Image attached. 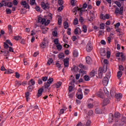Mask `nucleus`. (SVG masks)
Returning a JSON list of instances; mask_svg holds the SVG:
<instances>
[{
  "label": "nucleus",
  "mask_w": 126,
  "mask_h": 126,
  "mask_svg": "<svg viewBox=\"0 0 126 126\" xmlns=\"http://www.w3.org/2000/svg\"><path fill=\"white\" fill-rule=\"evenodd\" d=\"M114 3L118 6V7L116 8L114 13H115V14H120V15H123V14L124 13V6H122L121 2L118 1H115ZM119 7H120V8H119Z\"/></svg>",
  "instance_id": "f257e3e1"
},
{
  "label": "nucleus",
  "mask_w": 126,
  "mask_h": 126,
  "mask_svg": "<svg viewBox=\"0 0 126 126\" xmlns=\"http://www.w3.org/2000/svg\"><path fill=\"white\" fill-rule=\"evenodd\" d=\"M20 4L24 8H26V9H30V6H29V4H28V3H27L25 0H22L20 2Z\"/></svg>",
  "instance_id": "f03ea898"
},
{
  "label": "nucleus",
  "mask_w": 126,
  "mask_h": 126,
  "mask_svg": "<svg viewBox=\"0 0 126 126\" xmlns=\"http://www.w3.org/2000/svg\"><path fill=\"white\" fill-rule=\"evenodd\" d=\"M92 50H93V46L91 45V41H89L86 46V51L88 53H90Z\"/></svg>",
  "instance_id": "7ed1b4c3"
},
{
  "label": "nucleus",
  "mask_w": 126,
  "mask_h": 126,
  "mask_svg": "<svg viewBox=\"0 0 126 126\" xmlns=\"http://www.w3.org/2000/svg\"><path fill=\"white\" fill-rule=\"evenodd\" d=\"M41 6L44 10H46V9H49L50 8V6H49V3H45V2L44 1H42L41 2Z\"/></svg>",
  "instance_id": "20e7f679"
},
{
  "label": "nucleus",
  "mask_w": 126,
  "mask_h": 126,
  "mask_svg": "<svg viewBox=\"0 0 126 126\" xmlns=\"http://www.w3.org/2000/svg\"><path fill=\"white\" fill-rule=\"evenodd\" d=\"M64 67H68L69 65V58L66 57L63 60Z\"/></svg>",
  "instance_id": "39448f33"
},
{
  "label": "nucleus",
  "mask_w": 126,
  "mask_h": 126,
  "mask_svg": "<svg viewBox=\"0 0 126 126\" xmlns=\"http://www.w3.org/2000/svg\"><path fill=\"white\" fill-rule=\"evenodd\" d=\"M44 92V87H42L41 88L39 89L36 94L37 98H39V97H41L42 95V93Z\"/></svg>",
  "instance_id": "423d86ee"
},
{
  "label": "nucleus",
  "mask_w": 126,
  "mask_h": 126,
  "mask_svg": "<svg viewBox=\"0 0 126 126\" xmlns=\"http://www.w3.org/2000/svg\"><path fill=\"white\" fill-rule=\"evenodd\" d=\"M108 104H110V99L109 98H105L102 103V107H104V106H107Z\"/></svg>",
  "instance_id": "0eeeda50"
},
{
  "label": "nucleus",
  "mask_w": 126,
  "mask_h": 126,
  "mask_svg": "<svg viewBox=\"0 0 126 126\" xmlns=\"http://www.w3.org/2000/svg\"><path fill=\"white\" fill-rule=\"evenodd\" d=\"M102 82L104 86H107L109 83V79L108 77H104L103 79Z\"/></svg>",
  "instance_id": "6e6552de"
},
{
  "label": "nucleus",
  "mask_w": 126,
  "mask_h": 126,
  "mask_svg": "<svg viewBox=\"0 0 126 126\" xmlns=\"http://www.w3.org/2000/svg\"><path fill=\"white\" fill-rule=\"evenodd\" d=\"M38 23H41L42 25H44L45 22H46V19L45 18H42L41 17L38 18Z\"/></svg>",
  "instance_id": "1a4fd4ad"
},
{
  "label": "nucleus",
  "mask_w": 126,
  "mask_h": 126,
  "mask_svg": "<svg viewBox=\"0 0 126 126\" xmlns=\"http://www.w3.org/2000/svg\"><path fill=\"white\" fill-rule=\"evenodd\" d=\"M114 117L115 118H116L115 119L116 123H118V122H119V120H118V119H119V118H121V113L118 112H115L114 114Z\"/></svg>",
  "instance_id": "9d476101"
},
{
  "label": "nucleus",
  "mask_w": 126,
  "mask_h": 126,
  "mask_svg": "<svg viewBox=\"0 0 126 126\" xmlns=\"http://www.w3.org/2000/svg\"><path fill=\"white\" fill-rule=\"evenodd\" d=\"M113 121H114V114L110 113L109 115L108 123H113Z\"/></svg>",
  "instance_id": "9b49d317"
},
{
  "label": "nucleus",
  "mask_w": 126,
  "mask_h": 126,
  "mask_svg": "<svg viewBox=\"0 0 126 126\" xmlns=\"http://www.w3.org/2000/svg\"><path fill=\"white\" fill-rule=\"evenodd\" d=\"M13 5V4L12 3V2H11V1L4 2V6H7V7H9V8L12 7Z\"/></svg>",
  "instance_id": "f8f14e48"
},
{
  "label": "nucleus",
  "mask_w": 126,
  "mask_h": 126,
  "mask_svg": "<svg viewBox=\"0 0 126 126\" xmlns=\"http://www.w3.org/2000/svg\"><path fill=\"white\" fill-rule=\"evenodd\" d=\"M47 42L48 41L46 40V38H44L43 39V41L42 42V44H41V47H42V49H45V48H46L47 46L46 44H47Z\"/></svg>",
  "instance_id": "ddd939ff"
},
{
  "label": "nucleus",
  "mask_w": 126,
  "mask_h": 126,
  "mask_svg": "<svg viewBox=\"0 0 126 126\" xmlns=\"http://www.w3.org/2000/svg\"><path fill=\"white\" fill-rule=\"evenodd\" d=\"M96 95L98 96V97H99V98H101V99H104V98H105V96H104V94L101 91L97 92L96 93Z\"/></svg>",
  "instance_id": "4468645a"
},
{
  "label": "nucleus",
  "mask_w": 126,
  "mask_h": 126,
  "mask_svg": "<svg viewBox=\"0 0 126 126\" xmlns=\"http://www.w3.org/2000/svg\"><path fill=\"white\" fill-rule=\"evenodd\" d=\"M86 62L88 64H91V63H92L91 58H90L89 56H87L86 58Z\"/></svg>",
  "instance_id": "2eb2a0df"
},
{
  "label": "nucleus",
  "mask_w": 126,
  "mask_h": 126,
  "mask_svg": "<svg viewBox=\"0 0 126 126\" xmlns=\"http://www.w3.org/2000/svg\"><path fill=\"white\" fill-rule=\"evenodd\" d=\"M62 85V82L59 81L56 84H54L52 86L53 87H56L57 88H60Z\"/></svg>",
  "instance_id": "dca6fc26"
},
{
  "label": "nucleus",
  "mask_w": 126,
  "mask_h": 126,
  "mask_svg": "<svg viewBox=\"0 0 126 126\" xmlns=\"http://www.w3.org/2000/svg\"><path fill=\"white\" fill-rule=\"evenodd\" d=\"M76 96L77 98V99H79V100H82V99L83 98V94H78V93H77L76 94Z\"/></svg>",
  "instance_id": "f3484780"
},
{
  "label": "nucleus",
  "mask_w": 126,
  "mask_h": 126,
  "mask_svg": "<svg viewBox=\"0 0 126 126\" xmlns=\"http://www.w3.org/2000/svg\"><path fill=\"white\" fill-rule=\"evenodd\" d=\"M100 54L102 57H105V56H106V50H105V49H101Z\"/></svg>",
  "instance_id": "a211bd4d"
},
{
  "label": "nucleus",
  "mask_w": 126,
  "mask_h": 126,
  "mask_svg": "<svg viewBox=\"0 0 126 126\" xmlns=\"http://www.w3.org/2000/svg\"><path fill=\"white\" fill-rule=\"evenodd\" d=\"M80 30V33L81 34V30H80V28L77 27L76 28L74 31V33L75 34V35H77L78 34V31Z\"/></svg>",
  "instance_id": "6ab92c4d"
},
{
  "label": "nucleus",
  "mask_w": 126,
  "mask_h": 126,
  "mask_svg": "<svg viewBox=\"0 0 126 126\" xmlns=\"http://www.w3.org/2000/svg\"><path fill=\"white\" fill-rule=\"evenodd\" d=\"M101 68H99L98 70V76L99 78H102L103 77V72L101 71Z\"/></svg>",
  "instance_id": "aec40b11"
},
{
  "label": "nucleus",
  "mask_w": 126,
  "mask_h": 126,
  "mask_svg": "<svg viewBox=\"0 0 126 126\" xmlns=\"http://www.w3.org/2000/svg\"><path fill=\"white\" fill-rule=\"evenodd\" d=\"M11 27H12L11 25H9L8 26V29L9 34H12V33H13L12 28Z\"/></svg>",
  "instance_id": "412c9836"
},
{
  "label": "nucleus",
  "mask_w": 126,
  "mask_h": 126,
  "mask_svg": "<svg viewBox=\"0 0 126 126\" xmlns=\"http://www.w3.org/2000/svg\"><path fill=\"white\" fill-rule=\"evenodd\" d=\"M110 94L112 97H113V96H115L116 95V94H117V93H116V92L114 91V89H111L110 90Z\"/></svg>",
  "instance_id": "4be33fe9"
},
{
  "label": "nucleus",
  "mask_w": 126,
  "mask_h": 126,
  "mask_svg": "<svg viewBox=\"0 0 126 126\" xmlns=\"http://www.w3.org/2000/svg\"><path fill=\"white\" fill-rule=\"evenodd\" d=\"M122 75H123V72H122V71H118L117 72V77L118 79H120L121 77H122Z\"/></svg>",
  "instance_id": "5701e85b"
},
{
  "label": "nucleus",
  "mask_w": 126,
  "mask_h": 126,
  "mask_svg": "<svg viewBox=\"0 0 126 126\" xmlns=\"http://www.w3.org/2000/svg\"><path fill=\"white\" fill-rule=\"evenodd\" d=\"M29 85H35V81L33 80V79H31L30 81L29 82Z\"/></svg>",
  "instance_id": "b1692460"
},
{
  "label": "nucleus",
  "mask_w": 126,
  "mask_h": 126,
  "mask_svg": "<svg viewBox=\"0 0 126 126\" xmlns=\"http://www.w3.org/2000/svg\"><path fill=\"white\" fill-rule=\"evenodd\" d=\"M53 81H54V79L53 78L50 77L49 79L47 80V82L48 83V84H49V85H51V84H52L53 83Z\"/></svg>",
  "instance_id": "393cba45"
},
{
  "label": "nucleus",
  "mask_w": 126,
  "mask_h": 126,
  "mask_svg": "<svg viewBox=\"0 0 126 126\" xmlns=\"http://www.w3.org/2000/svg\"><path fill=\"white\" fill-rule=\"evenodd\" d=\"M51 86V85L50 84H48L47 82L44 83V86H42V87H44V89H47L49 88Z\"/></svg>",
  "instance_id": "a878e982"
},
{
  "label": "nucleus",
  "mask_w": 126,
  "mask_h": 126,
  "mask_svg": "<svg viewBox=\"0 0 126 126\" xmlns=\"http://www.w3.org/2000/svg\"><path fill=\"white\" fill-rule=\"evenodd\" d=\"M63 27L64 29H67L68 28V23H67L66 21H65L63 24Z\"/></svg>",
  "instance_id": "bb28decb"
},
{
  "label": "nucleus",
  "mask_w": 126,
  "mask_h": 126,
  "mask_svg": "<svg viewBox=\"0 0 126 126\" xmlns=\"http://www.w3.org/2000/svg\"><path fill=\"white\" fill-rule=\"evenodd\" d=\"M82 29L84 33H86V32H87V26H86V25H83Z\"/></svg>",
  "instance_id": "cd10ccee"
},
{
  "label": "nucleus",
  "mask_w": 126,
  "mask_h": 126,
  "mask_svg": "<svg viewBox=\"0 0 126 126\" xmlns=\"http://www.w3.org/2000/svg\"><path fill=\"white\" fill-rule=\"evenodd\" d=\"M4 73V74H10L12 73V70L11 69H6Z\"/></svg>",
  "instance_id": "c85d7f7f"
},
{
  "label": "nucleus",
  "mask_w": 126,
  "mask_h": 126,
  "mask_svg": "<svg viewBox=\"0 0 126 126\" xmlns=\"http://www.w3.org/2000/svg\"><path fill=\"white\" fill-rule=\"evenodd\" d=\"M121 61L122 62H125L126 61V56H124V53L121 52Z\"/></svg>",
  "instance_id": "c756f323"
},
{
  "label": "nucleus",
  "mask_w": 126,
  "mask_h": 126,
  "mask_svg": "<svg viewBox=\"0 0 126 126\" xmlns=\"http://www.w3.org/2000/svg\"><path fill=\"white\" fill-rule=\"evenodd\" d=\"M27 90L28 92H32L33 90V87L32 85H29V86L28 87Z\"/></svg>",
  "instance_id": "7c9ffc66"
},
{
  "label": "nucleus",
  "mask_w": 126,
  "mask_h": 126,
  "mask_svg": "<svg viewBox=\"0 0 126 126\" xmlns=\"http://www.w3.org/2000/svg\"><path fill=\"white\" fill-rule=\"evenodd\" d=\"M73 56L74 58H77V57H78V52H77V51H75V50H74L73 52Z\"/></svg>",
  "instance_id": "2f4dec72"
},
{
  "label": "nucleus",
  "mask_w": 126,
  "mask_h": 126,
  "mask_svg": "<svg viewBox=\"0 0 126 126\" xmlns=\"http://www.w3.org/2000/svg\"><path fill=\"white\" fill-rule=\"evenodd\" d=\"M53 62H54L53 59L49 58L47 61V64H49V65H51V63H53Z\"/></svg>",
  "instance_id": "473e14b6"
},
{
  "label": "nucleus",
  "mask_w": 126,
  "mask_h": 126,
  "mask_svg": "<svg viewBox=\"0 0 126 126\" xmlns=\"http://www.w3.org/2000/svg\"><path fill=\"white\" fill-rule=\"evenodd\" d=\"M84 79L85 81H89L90 80V78H89V76L87 75H85L84 76Z\"/></svg>",
  "instance_id": "72a5a7b5"
},
{
  "label": "nucleus",
  "mask_w": 126,
  "mask_h": 126,
  "mask_svg": "<svg viewBox=\"0 0 126 126\" xmlns=\"http://www.w3.org/2000/svg\"><path fill=\"white\" fill-rule=\"evenodd\" d=\"M68 96H69V98H70V99H72V98L74 97V93L70 94V92H69V93L68 94Z\"/></svg>",
  "instance_id": "f704fd0d"
},
{
  "label": "nucleus",
  "mask_w": 126,
  "mask_h": 126,
  "mask_svg": "<svg viewBox=\"0 0 126 126\" xmlns=\"http://www.w3.org/2000/svg\"><path fill=\"white\" fill-rule=\"evenodd\" d=\"M90 74L91 77H94L95 76V70H92Z\"/></svg>",
  "instance_id": "c9c22d12"
},
{
  "label": "nucleus",
  "mask_w": 126,
  "mask_h": 126,
  "mask_svg": "<svg viewBox=\"0 0 126 126\" xmlns=\"http://www.w3.org/2000/svg\"><path fill=\"white\" fill-rule=\"evenodd\" d=\"M36 2V0H30V4L31 5H34V4H35V5H37V3Z\"/></svg>",
  "instance_id": "e433bc0d"
},
{
  "label": "nucleus",
  "mask_w": 126,
  "mask_h": 126,
  "mask_svg": "<svg viewBox=\"0 0 126 126\" xmlns=\"http://www.w3.org/2000/svg\"><path fill=\"white\" fill-rule=\"evenodd\" d=\"M71 70L72 71H73V70H74V71H78V70H79V68H78L77 66L74 65L73 68H71Z\"/></svg>",
  "instance_id": "4c0bfd02"
},
{
  "label": "nucleus",
  "mask_w": 126,
  "mask_h": 126,
  "mask_svg": "<svg viewBox=\"0 0 126 126\" xmlns=\"http://www.w3.org/2000/svg\"><path fill=\"white\" fill-rule=\"evenodd\" d=\"M99 68H101V69H100V71L102 72H103L104 73H105V72H106L107 71V67H106L105 68V67H103V68L100 67Z\"/></svg>",
  "instance_id": "58836bf2"
},
{
  "label": "nucleus",
  "mask_w": 126,
  "mask_h": 126,
  "mask_svg": "<svg viewBox=\"0 0 126 126\" xmlns=\"http://www.w3.org/2000/svg\"><path fill=\"white\" fill-rule=\"evenodd\" d=\"M25 95L26 100L28 102V99H29V92H26Z\"/></svg>",
  "instance_id": "ea45409f"
},
{
  "label": "nucleus",
  "mask_w": 126,
  "mask_h": 126,
  "mask_svg": "<svg viewBox=\"0 0 126 126\" xmlns=\"http://www.w3.org/2000/svg\"><path fill=\"white\" fill-rule=\"evenodd\" d=\"M20 85H22V84H21V82H20L19 81H15V86H18V87H19Z\"/></svg>",
  "instance_id": "a19ab883"
},
{
  "label": "nucleus",
  "mask_w": 126,
  "mask_h": 126,
  "mask_svg": "<svg viewBox=\"0 0 126 126\" xmlns=\"http://www.w3.org/2000/svg\"><path fill=\"white\" fill-rule=\"evenodd\" d=\"M57 50H58V51H61V50H62V49H63V46H62V45H61V44L59 43V44L58 45L56 46Z\"/></svg>",
  "instance_id": "79ce46f5"
},
{
  "label": "nucleus",
  "mask_w": 126,
  "mask_h": 126,
  "mask_svg": "<svg viewBox=\"0 0 126 126\" xmlns=\"http://www.w3.org/2000/svg\"><path fill=\"white\" fill-rule=\"evenodd\" d=\"M11 12H12V11L9 8L6 9V14H11Z\"/></svg>",
  "instance_id": "37998d69"
},
{
  "label": "nucleus",
  "mask_w": 126,
  "mask_h": 126,
  "mask_svg": "<svg viewBox=\"0 0 126 126\" xmlns=\"http://www.w3.org/2000/svg\"><path fill=\"white\" fill-rule=\"evenodd\" d=\"M52 35L54 37H57L58 36V32L57 31H53L52 32Z\"/></svg>",
  "instance_id": "c03bdc74"
},
{
  "label": "nucleus",
  "mask_w": 126,
  "mask_h": 126,
  "mask_svg": "<svg viewBox=\"0 0 126 126\" xmlns=\"http://www.w3.org/2000/svg\"><path fill=\"white\" fill-rule=\"evenodd\" d=\"M9 52H11V53H14V54H16L17 53L16 51H13V48L11 47H9Z\"/></svg>",
  "instance_id": "a18cd8bd"
},
{
  "label": "nucleus",
  "mask_w": 126,
  "mask_h": 126,
  "mask_svg": "<svg viewBox=\"0 0 126 126\" xmlns=\"http://www.w3.org/2000/svg\"><path fill=\"white\" fill-rule=\"evenodd\" d=\"M50 23H51V20H47V21H46V20H45V22H44V24L45 26H48V25H49Z\"/></svg>",
  "instance_id": "49530a36"
},
{
  "label": "nucleus",
  "mask_w": 126,
  "mask_h": 126,
  "mask_svg": "<svg viewBox=\"0 0 126 126\" xmlns=\"http://www.w3.org/2000/svg\"><path fill=\"white\" fill-rule=\"evenodd\" d=\"M100 29H102V30H104L105 29V24H104L103 23H101L100 24Z\"/></svg>",
  "instance_id": "de8ad7c7"
},
{
  "label": "nucleus",
  "mask_w": 126,
  "mask_h": 126,
  "mask_svg": "<svg viewBox=\"0 0 126 126\" xmlns=\"http://www.w3.org/2000/svg\"><path fill=\"white\" fill-rule=\"evenodd\" d=\"M6 44H8V45H9L10 46H12V43H11V42L10 41V40L9 39H7L5 40V42Z\"/></svg>",
  "instance_id": "09e8293b"
},
{
  "label": "nucleus",
  "mask_w": 126,
  "mask_h": 126,
  "mask_svg": "<svg viewBox=\"0 0 126 126\" xmlns=\"http://www.w3.org/2000/svg\"><path fill=\"white\" fill-rule=\"evenodd\" d=\"M119 71H124L125 68H124V66L122 65H120L119 66Z\"/></svg>",
  "instance_id": "8fccbe9b"
},
{
  "label": "nucleus",
  "mask_w": 126,
  "mask_h": 126,
  "mask_svg": "<svg viewBox=\"0 0 126 126\" xmlns=\"http://www.w3.org/2000/svg\"><path fill=\"white\" fill-rule=\"evenodd\" d=\"M59 61H57L56 62V65H57L58 68H61L62 65H61V64L59 63Z\"/></svg>",
  "instance_id": "3c124183"
},
{
  "label": "nucleus",
  "mask_w": 126,
  "mask_h": 126,
  "mask_svg": "<svg viewBox=\"0 0 126 126\" xmlns=\"http://www.w3.org/2000/svg\"><path fill=\"white\" fill-rule=\"evenodd\" d=\"M115 96L116 99H120V98H122V94H116Z\"/></svg>",
  "instance_id": "603ef678"
},
{
  "label": "nucleus",
  "mask_w": 126,
  "mask_h": 126,
  "mask_svg": "<svg viewBox=\"0 0 126 126\" xmlns=\"http://www.w3.org/2000/svg\"><path fill=\"white\" fill-rule=\"evenodd\" d=\"M20 40L21 41L20 43L21 44H22V45H25V44H26V41L25 40V39L21 38Z\"/></svg>",
  "instance_id": "864d4df0"
},
{
  "label": "nucleus",
  "mask_w": 126,
  "mask_h": 126,
  "mask_svg": "<svg viewBox=\"0 0 126 126\" xmlns=\"http://www.w3.org/2000/svg\"><path fill=\"white\" fill-rule=\"evenodd\" d=\"M100 18L103 20H106V17H105V15H104L103 14H100Z\"/></svg>",
  "instance_id": "5fc2aeb1"
},
{
  "label": "nucleus",
  "mask_w": 126,
  "mask_h": 126,
  "mask_svg": "<svg viewBox=\"0 0 126 126\" xmlns=\"http://www.w3.org/2000/svg\"><path fill=\"white\" fill-rule=\"evenodd\" d=\"M14 40H16V41H18L19 39H21V37H20V35L15 36H14Z\"/></svg>",
  "instance_id": "6e6d98bb"
},
{
  "label": "nucleus",
  "mask_w": 126,
  "mask_h": 126,
  "mask_svg": "<svg viewBox=\"0 0 126 126\" xmlns=\"http://www.w3.org/2000/svg\"><path fill=\"white\" fill-rule=\"evenodd\" d=\"M3 47L4 49H8V48H9V46L6 42L3 43Z\"/></svg>",
  "instance_id": "4d7b16f0"
},
{
  "label": "nucleus",
  "mask_w": 126,
  "mask_h": 126,
  "mask_svg": "<svg viewBox=\"0 0 126 126\" xmlns=\"http://www.w3.org/2000/svg\"><path fill=\"white\" fill-rule=\"evenodd\" d=\"M78 9H79V7L77 6V7H75L73 10H72V12L74 13L76 12V11H78Z\"/></svg>",
  "instance_id": "13d9d810"
},
{
  "label": "nucleus",
  "mask_w": 126,
  "mask_h": 126,
  "mask_svg": "<svg viewBox=\"0 0 126 126\" xmlns=\"http://www.w3.org/2000/svg\"><path fill=\"white\" fill-rule=\"evenodd\" d=\"M91 120H88L86 124V126H90L91 125Z\"/></svg>",
  "instance_id": "bf43d9fd"
},
{
  "label": "nucleus",
  "mask_w": 126,
  "mask_h": 126,
  "mask_svg": "<svg viewBox=\"0 0 126 126\" xmlns=\"http://www.w3.org/2000/svg\"><path fill=\"white\" fill-rule=\"evenodd\" d=\"M74 25H77L78 24V19L77 18H75L73 21Z\"/></svg>",
  "instance_id": "052dcab7"
},
{
  "label": "nucleus",
  "mask_w": 126,
  "mask_h": 126,
  "mask_svg": "<svg viewBox=\"0 0 126 126\" xmlns=\"http://www.w3.org/2000/svg\"><path fill=\"white\" fill-rule=\"evenodd\" d=\"M58 58L59 59H63V58H64V54H63V53H60L58 55Z\"/></svg>",
  "instance_id": "680f3d73"
},
{
  "label": "nucleus",
  "mask_w": 126,
  "mask_h": 126,
  "mask_svg": "<svg viewBox=\"0 0 126 126\" xmlns=\"http://www.w3.org/2000/svg\"><path fill=\"white\" fill-rule=\"evenodd\" d=\"M54 44H55V45H59V44H60L59 43V39L58 38H55L54 40Z\"/></svg>",
  "instance_id": "e2e57ef3"
},
{
  "label": "nucleus",
  "mask_w": 126,
  "mask_h": 126,
  "mask_svg": "<svg viewBox=\"0 0 126 126\" xmlns=\"http://www.w3.org/2000/svg\"><path fill=\"white\" fill-rule=\"evenodd\" d=\"M62 18H59L58 19V25H62Z\"/></svg>",
  "instance_id": "0e129e2a"
},
{
  "label": "nucleus",
  "mask_w": 126,
  "mask_h": 126,
  "mask_svg": "<svg viewBox=\"0 0 126 126\" xmlns=\"http://www.w3.org/2000/svg\"><path fill=\"white\" fill-rule=\"evenodd\" d=\"M73 85L69 86L68 87V92H72V89H73Z\"/></svg>",
  "instance_id": "69168bd1"
},
{
  "label": "nucleus",
  "mask_w": 126,
  "mask_h": 126,
  "mask_svg": "<svg viewBox=\"0 0 126 126\" xmlns=\"http://www.w3.org/2000/svg\"><path fill=\"white\" fill-rule=\"evenodd\" d=\"M41 79L42 81L46 82L48 80V77L47 76L42 77Z\"/></svg>",
  "instance_id": "338daca9"
},
{
  "label": "nucleus",
  "mask_w": 126,
  "mask_h": 126,
  "mask_svg": "<svg viewBox=\"0 0 126 126\" xmlns=\"http://www.w3.org/2000/svg\"><path fill=\"white\" fill-rule=\"evenodd\" d=\"M58 4L59 5H63V0H58Z\"/></svg>",
  "instance_id": "774afa93"
}]
</instances>
